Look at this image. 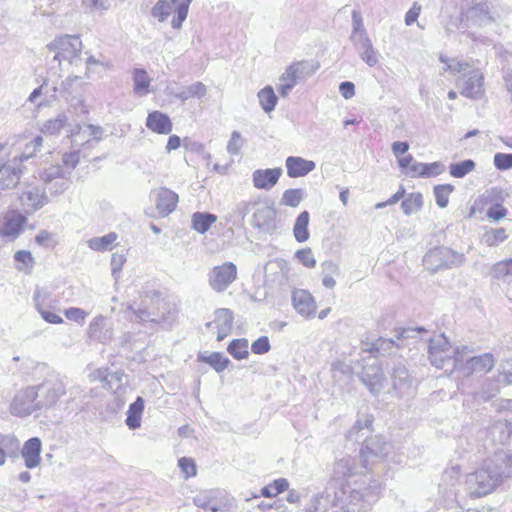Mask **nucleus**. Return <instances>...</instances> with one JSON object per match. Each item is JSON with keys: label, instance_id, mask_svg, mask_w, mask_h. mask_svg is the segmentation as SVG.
Returning a JSON list of instances; mask_svg holds the SVG:
<instances>
[{"label": "nucleus", "instance_id": "f257e3e1", "mask_svg": "<svg viewBox=\"0 0 512 512\" xmlns=\"http://www.w3.org/2000/svg\"><path fill=\"white\" fill-rule=\"evenodd\" d=\"M355 468L353 458L338 460L333 468V478L321 494L313 497L307 511L371 512L380 496L381 485L366 474L358 475Z\"/></svg>", "mask_w": 512, "mask_h": 512}, {"label": "nucleus", "instance_id": "f03ea898", "mask_svg": "<svg viewBox=\"0 0 512 512\" xmlns=\"http://www.w3.org/2000/svg\"><path fill=\"white\" fill-rule=\"evenodd\" d=\"M512 476V454L497 451L486 459L481 468L466 476V485L472 498L488 495L502 483L504 478Z\"/></svg>", "mask_w": 512, "mask_h": 512}, {"label": "nucleus", "instance_id": "7ed1b4c3", "mask_svg": "<svg viewBox=\"0 0 512 512\" xmlns=\"http://www.w3.org/2000/svg\"><path fill=\"white\" fill-rule=\"evenodd\" d=\"M372 423L373 417L371 415H363L347 432L348 439L363 442L360 454L365 467L367 464L373 463L374 458L387 455L390 448V444L382 436L368 438Z\"/></svg>", "mask_w": 512, "mask_h": 512}, {"label": "nucleus", "instance_id": "20e7f679", "mask_svg": "<svg viewBox=\"0 0 512 512\" xmlns=\"http://www.w3.org/2000/svg\"><path fill=\"white\" fill-rule=\"evenodd\" d=\"M466 352H470L468 346L453 348L444 334L429 339L428 357L430 363L438 369H444L449 374L456 371L458 361H462V354Z\"/></svg>", "mask_w": 512, "mask_h": 512}, {"label": "nucleus", "instance_id": "39448f33", "mask_svg": "<svg viewBox=\"0 0 512 512\" xmlns=\"http://www.w3.org/2000/svg\"><path fill=\"white\" fill-rule=\"evenodd\" d=\"M509 13V7L499 0H471L464 15L467 23L484 27L503 21Z\"/></svg>", "mask_w": 512, "mask_h": 512}, {"label": "nucleus", "instance_id": "423d86ee", "mask_svg": "<svg viewBox=\"0 0 512 512\" xmlns=\"http://www.w3.org/2000/svg\"><path fill=\"white\" fill-rule=\"evenodd\" d=\"M466 261L463 253L446 246H438L426 252L423 257L424 267L432 274L440 270L458 268Z\"/></svg>", "mask_w": 512, "mask_h": 512}, {"label": "nucleus", "instance_id": "0eeeda50", "mask_svg": "<svg viewBox=\"0 0 512 512\" xmlns=\"http://www.w3.org/2000/svg\"><path fill=\"white\" fill-rule=\"evenodd\" d=\"M47 48L54 52V60L59 64L62 60L68 61L70 65L78 66L82 62V42L76 35H62L55 38L47 45Z\"/></svg>", "mask_w": 512, "mask_h": 512}, {"label": "nucleus", "instance_id": "6e6552de", "mask_svg": "<svg viewBox=\"0 0 512 512\" xmlns=\"http://www.w3.org/2000/svg\"><path fill=\"white\" fill-rule=\"evenodd\" d=\"M191 2L192 0H158L152 8L151 14L159 22H164L172 11L175 12L176 15L173 17L171 25L174 29H180L187 18Z\"/></svg>", "mask_w": 512, "mask_h": 512}, {"label": "nucleus", "instance_id": "1a4fd4ad", "mask_svg": "<svg viewBox=\"0 0 512 512\" xmlns=\"http://www.w3.org/2000/svg\"><path fill=\"white\" fill-rule=\"evenodd\" d=\"M40 408L56 406L58 400L66 394V385L60 377H50L35 387Z\"/></svg>", "mask_w": 512, "mask_h": 512}, {"label": "nucleus", "instance_id": "9d476101", "mask_svg": "<svg viewBox=\"0 0 512 512\" xmlns=\"http://www.w3.org/2000/svg\"><path fill=\"white\" fill-rule=\"evenodd\" d=\"M456 86L461 95L473 100L481 99L485 94L484 76L479 69H472L457 79Z\"/></svg>", "mask_w": 512, "mask_h": 512}, {"label": "nucleus", "instance_id": "9b49d317", "mask_svg": "<svg viewBox=\"0 0 512 512\" xmlns=\"http://www.w3.org/2000/svg\"><path fill=\"white\" fill-rule=\"evenodd\" d=\"M237 278V267L232 262H225L214 266L208 273V284L210 288L217 293H222Z\"/></svg>", "mask_w": 512, "mask_h": 512}, {"label": "nucleus", "instance_id": "f8f14e48", "mask_svg": "<svg viewBox=\"0 0 512 512\" xmlns=\"http://www.w3.org/2000/svg\"><path fill=\"white\" fill-rule=\"evenodd\" d=\"M36 410H41L35 387H27L18 391L10 405V413L14 416L25 417Z\"/></svg>", "mask_w": 512, "mask_h": 512}, {"label": "nucleus", "instance_id": "ddd939ff", "mask_svg": "<svg viewBox=\"0 0 512 512\" xmlns=\"http://www.w3.org/2000/svg\"><path fill=\"white\" fill-rule=\"evenodd\" d=\"M472 352L462 354V361H458L456 371L460 372L463 376H469L473 373H488L495 364L494 357L491 353H484L480 356L465 357Z\"/></svg>", "mask_w": 512, "mask_h": 512}, {"label": "nucleus", "instance_id": "4468645a", "mask_svg": "<svg viewBox=\"0 0 512 512\" xmlns=\"http://www.w3.org/2000/svg\"><path fill=\"white\" fill-rule=\"evenodd\" d=\"M42 142L43 138L41 136H36L31 141L25 143H23V141H18L12 146H9L8 151H12L11 161L21 167V164L24 161L36 156L37 152H39L42 147Z\"/></svg>", "mask_w": 512, "mask_h": 512}, {"label": "nucleus", "instance_id": "2eb2a0df", "mask_svg": "<svg viewBox=\"0 0 512 512\" xmlns=\"http://www.w3.org/2000/svg\"><path fill=\"white\" fill-rule=\"evenodd\" d=\"M252 225L255 228L271 233L276 229L277 211L267 204H254Z\"/></svg>", "mask_w": 512, "mask_h": 512}, {"label": "nucleus", "instance_id": "dca6fc26", "mask_svg": "<svg viewBox=\"0 0 512 512\" xmlns=\"http://www.w3.org/2000/svg\"><path fill=\"white\" fill-rule=\"evenodd\" d=\"M360 379L373 395H378L384 387V374L376 360L364 366Z\"/></svg>", "mask_w": 512, "mask_h": 512}, {"label": "nucleus", "instance_id": "f3484780", "mask_svg": "<svg viewBox=\"0 0 512 512\" xmlns=\"http://www.w3.org/2000/svg\"><path fill=\"white\" fill-rule=\"evenodd\" d=\"M158 214L162 217L170 215L177 207L178 194L166 187H160L152 192Z\"/></svg>", "mask_w": 512, "mask_h": 512}, {"label": "nucleus", "instance_id": "a211bd4d", "mask_svg": "<svg viewBox=\"0 0 512 512\" xmlns=\"http://www.w3.org/2000/svg\"><path fill=\"white\" fill-rule=\"evenodd\" d=\"M294 309L304 318H311L316 313V302L312 294L304 289H294L291 295Z\"/></svg>", "mask_w": 512, "mask_h": 512}, {"label": "nucleus", "instance_id": "6ab92c4d", "mask_svg": "<svg viewBox=\"0 0 512 512\" xmlns=\"http://www.w3.org/2000/svg\"><path fill=\"white\" fill-rule=\"evenodd\" d=\"M283 173L282 168L256 169L252 173L253 185L257 189L271 190L279 181Z\"/></svg>", "mask_w": 512, "mask_h": 512}, {"label": "nucleus", "instance_id": "aec40b11", "mask_svg": "<svg viewBox=\"0 0 512 512\" xmlns=\"http://www.w3.org/2000/svg\"><path fill=\"white\" fill-rule=\"evenodd\" d=\"M103 130H71L70 138L74 147L82 148L85 152L94 148L102 139Z\"/></svg>", "mask_w": 512, "mask_h": 512}, {"label": "nucleus", "instance_id": "412c9836", "mask_svg": "<svg viewBox=\"0 0 512 512\" xmlns=\"http://www.w3.org/2000/svg\"><path fill=\"white\" fill-rule=\"evenodd\" d=\"M214 315V321L208 322L206 326L210 327L214 323L217 329V341H222L233 329L234 313L228 308H219Z\"/></svg>", "mask_w": 512, "mask_h": 512}, {"label": "nucleus", "instance_id": "4be33fe9", "mask_svg": "<svg viewBox=\"0 0 512 512\" xmlns=\"http://www.w3.org/2000/svg\"><path fill=\"white\" fill-rule=\"evenodd\" d=\"M285 167L290 178H300L312 172L316 164L300 156H289L285 160Z\"/></svg>", "mask_w": 512, "mask_h": 512}, {"label": "nucleus", "instance_id": "5701e85b", "mask_svg": "<svg viewBox=\"0 0 512 512\" xmlns=\"http://www.w3.org/2000/svg\"><path fill=\"white\" fill-rule=\"evenodd\" d=\"M24 211L28 214L40 209L46 203L47 197L40 188L30 187L19 197Z\"/></svg>", "mask_w": 512, "mask_h": 512}, {"label": "nucleus", "instance_id": "b1692460", "mask_svg": "<svg viewBox=\"0 0 512 512\" xmlns=\"http://www.w3.org/2000/svg\"><path fill=\"white\" fill-rule=\"evenodd\" d=\"M392 384L400 397L409 394L412 389V378L406 366L400 362L393 367Z\"/></svg>", "mask_w": 512, "mask_h": 512}, {"label": "nucleus", "instance_id": "393cba45", "mask_svg": "<svg viewBox=\"0 0 512 512\" xmlns=\"http://www.w3.org/2000/svg\"><path fill=\"white\" fill-rule=\"evenodd\" d=\"M316 68L307 61L295 62L286 68L280 77V81H289L296 85L299 80L312 75Z\"/></svg>", "mask_w": 512, "mask_h": 512}, {"label": "nucleus", "instance_id": "a878e982", "mask_svg": "<svg viewBox=\"0 0 512 512\" xmlns=\"http://www.w3.org/2000/svg\"><path fill=\"white\" fill-rule=\"evenodd\" d=\"M88 336L100 343H108L113 338L111 328L107 327L106 318L102 315L95 317L89 324Z\"/></svg>", "mask_w": 512, "mask_h": 512}, {"label": "nucleus", "instance_id": "bb28decb", "mask_svg": "<svg viewBox=\"0 0 512 512\" xmlns=\"http://www.w3.org/2000/svg\"><path fill=\"white\" fill-rule=\"evenodd\" d=\"M41 440L37 437L30 438L25 442L21 454L25 462V466L33 469L40 464Z\"/></svg>", "mask_w": 512, "mask_h": 512}, {"label": "nucleus", "instance_id": "cd10ccee", "mask_svg": "<svg viewBox=\"0 0 512 512\" xmlns=\"http://www.w3.org/2000/svg\"><path fill=\"white\" fill-rule=\"evenodd\" d=\"M439 18L441 25L448 35L456 29L467 28L470 24L466 22L464 12L452 15L447 10L442 9Z\"/></svg>", "mask_w": 512, "mask_h": 512}, {"label": "nucleus", "instance_id": "c85d7f7f", "mask_svg": "<svg viewBox=\"0 0 512 512\" xmlns=\"http://www.w3.org/2000/svg\"><path fill=\"white\" fill-rule=\"evenodd\" d=\"M144 411V400L142 397H137L136 400L129 405L127 417L125 420L126 425L130 430H135L141 426V417Z\"/></svg>", "mask_w": 512, "mask_h": 512}, {"label": "nucleus", "instance_id": "c756f323", "mask_svg": "<svg viewBox=\"0 0 512 512\" xmlns=\"http://www.w3.org/2000/svg\"><path fill=\"white\" fill-rule=\"evenodd\" d=\"M399 347L392 339L378 338L375 341H363L361 349L365 352L376 353L384 355L390 352L393 348Z\"/></svg>", "mask_w": 512, "mask_h": 512}, {"label": "nucleus", "instance_id": "7c9ffc66", "mask_svg": "<svg viewBox=\"0 0 512 512\" xmlns=\"http://www.w3.org/2000/svg\"><path fill=\"white\" fill-rule=\"evenodd\" d=\"M206 94V86L202 82H195L190 86L181 88L172 95L181 101H187L192 98H202Z\"/></svg>", "mask_w": 512, "mask_h": 512}, {"label": "nucleus", "instance_id": "2f4dec72", "mask_svg": "<svg viewBox=\"0 0 512 512\" xmlns=\"http://www.w3.org/2000/svg\"><path fill=\"white\" fill-rule=\"evenodd\" d=\"M217 221V216L209 212H196L192 215V228L198 233H206Z\"/></svg>", "mask_w": 512, "mask_h": 512}, {"label": "nucleus", "instance_id": "473e14b6", "mask_svg": "<svg viewBox=\"0 0 512 512\" xmlns=\"http://www.w3.org/2000/svg\"><path fill=\"white\" fill-rule=\"evenodd\" d=\"M309 213L307 211L301 212L296 218L293 234L298 242H305L309 238L308 224H309Z\"/></svg>", "mask_w": 512, "mask_h": 512}, {"label": "nucleus", "instance_id": "72a5a7b5", "mask_svg": "<svg viewBox=\"0 0 512 512\" xmlns=\"http://www.w3.org/2000/svg\"><path fill=\"white\" fill-rule=\"evenodd\" d=\"M132 77L134 83V92L139 96L146 95L149 92L148 88L151 82V79L148 76L146 70L135 68L132 72Z\"/></svg>", "mask_w": 512, "mask_h": 512}, {"label": "nucleus", "instance_id": "f704fd0d", "mask_svg": "<svg viewBox=\"0 0 512 512\" xmlns=\"http://www.w3.org/2000/svg\"><path fill=\"white\" fill-rule=\"evenodd\" d=\"M423 196L419 192L410 193L402 201L401 208L403 213L407 216L417 213L423 207Z\"/></svg>", "mask_w": 512, "mask_h": 512}, {"label": "nucleus", "instance_id": "c9c22d12", "mask_svg": "<svg viewBox=\"0 0 512 512\" xmlns=\"http://www.w3.org/2000/svg\"><path fill=\"white\" fill-rule=\"evenodd\" d=\"M258 100L260 106L265 112H271L274 110L277 104V96L274 92V89L271 86H266L258 92Z\"/></svg>", "mask_w": 512, "mask_h": 512}, {"label": "nucleus", "instance_id": "e433bc0d", "mask_svg": "<svg viewBox=\"0 0 512 512\" xmlns=\"http://www.w3.org/2000/svg\"><path fill=\"white\" fill-rule=\"evenodd\" d=\"M199 359L209 364L218 373L224 371L230 364L229 358L219 352H213L208 356L199 355Z\"/></svg>", "mask_w": 512, "mask_h": 512}, {"label": "nucleus", "instance_id": "4c0bfd02", "mask_svg": "<svg viewBox=\"0 0 512 512\" xmlns=\"http://www.w3.org/2000/svg\"><path fill=\"white\" fill-rule=\"evenodd\" d=\"M118 236L114 232H110L102 237H93L87 241L88 247L95 251H106L111 248L112 244L117 240Z\"/></svg>", "mask_w": 512, "mask_h": 512}, {"label": "nucleus", "instance_id": "58836bf2", "mask_svg": "<svg viewBox=\"0 0 512 512\" xmlns=\"http://www.w3.org/2000/svg\"><path fill=\"white\" fill-rule=\"evenodd\" d=\"M475 162L466 159L460 162H453L449 165V173L454 178H463L475 169Z\"/></svg>", "mask_w": 512, "mask_h": 512}, {"label": "nucleus", "instance_id": "ea45409f", "mask_svg": "<svg viewBox=\"0 0 512 512\" xmlns=\"http://www.w3.org/2000/svg\"><path fill=\"white\" fill-rule=\"evenodd\" d=\"M305 198V191L301 188L287 189L281 197V205L288 207H297Z\"/></svg>", "mask_w": 512, "mask_h": 512}, {"label": "nucleus", "instance_id": "a19ab883", "mask_svg": "<svg viewBox=\"0 0 512 512\" xmlns=\"http://www.w3.org/2000/svg\"><path fill=\"white\" fill-rule=\"evenodd\" d=\"M229 354L236 360H242L248 357V340L245 338L234 339L227 347Z\"/></svg>", "mask_w": 512, "mask_h": 512}, {"label": "nucleus", "instance_id": "79ce46f5", "mask_svg": "<svg viewBox=\"0 0 512 512\" xmlns=\"http://www.w3.org/2000/svg\"><path fill=\"white\" fill-rule=\"evenodd\" d=\"M24 218L15 217L8 219L1 229L5 237L16 238L23 231Z\"/></svg>", "mask_w": 512, "mask_h": 512}, {"label": "nucleus", "instance_id": "37998d69", "mask_svg": "<svg viewBox=\"0 0 512 512\" xmlns=\"http://www.w3.org/2000/svg\"><path fill=\"white\" fill-rule=\"evenodd\" d=\"M289 487V482L286 478H278L272 483L264 486L261 489V495L267 498L275 497L278 494L286 491Z\"/></svg>", "mask_w": 512, "mask_h": 512}, {"label": "nucleus", "instance_id": "c03bdc74", "mask_svg": "<svg viewBox=\"0 0 512 512\" xmlns=\"http://www.w3.org/2000/svg\"><path fill=\"white\" fill-rule=\"evenodd\" d=\"M146 126L147 128H171L172 123L168 115L160 111H153L148 114Z\"/></svg>", "mask_w": 512, "mask_h": 512}, {"label": "nucleus", "instance_id": "a18cd8bd", "mask_svg": "<svg viewBox=\"0 0 512 512\" xmlns=\"http://www.w3.org/2000/svg\"><path fill=\"white\" fill-rule=\"evenodd\" d=\"M0 449H3L5 458L17 455L20 441L13 435H0Z\"/></svg>", "mask_w": 512, "mask_h": 512}, {"label": "nucleus", "instance_id": "49530a36", "mask_svg": "<svg viewBox=\"0 0 512 512\" xmlns=\"http://www.w3.org/2000/svg\"><path fill=\"white\" fill-rule=\"evenodd\" d=\"M454 187L451 184L436 185L433 188V193L436 199V204L440 208L447 207L449 203V196L453 192Z\"/></svg>", "mask_w": 512, "mask_h": 512}, {"label": "nucleus", "instance_id": "de8ad7c7", "mask_svg": "<svg viewBox=\"0 0 512 512\" xmlns=\"http://www.w3.org/2000/svg\"><path fill=\"white\" fill-rule=\"evenodd\" d=\"M66 175V171H64V169L61 168V166L52 165L41 173V179L43 180L45 185L53 184V181L60 178H65Z\"/></svg>", "mask_w": 512, "mask_h": 512}, {"label": "nucleus", "instance_id": "09e8293b", "mask_svg": "<svg viewBox=\"0 0 512 512\" xmlns=\"http://www.w3.org/2000/svg\"><path fill=\"white\" fill-rule=\"evenodd\" d=\"M492 276L496 279H503L512 275V259L499 261L492 267Z\"/></svg>", "mask_w": 512, "mask_h": 512}, {"label": "nucleus", "instance_id": "8fccbe9b", "mask_svg": "<svg viewBox=\"0 0 512 512\" xmlns=\"http://www.w3.org/2000/svg\"><path fill=\"white\" fill-rule=\"evenodd\" d=\"M14 260L17 263L16 268L23 271L26 268H32L35 261L32 254L27 250H20L14 254Z\"/></svg>", "mask_w": 512, "mask_h": 512}, {"label": "nucleus", "instance_id": "3c124183", "mask_svg": "<svg viewBox=\"0 0 512 512\" xmlns=\"http://www.w3.org/2000/svg\"><path fill=\"white\" fill-rule=\"evenodd\" d=\"M439 60L442 63L446 64L443 70L445 72L448 71L452 74L461 73L469 67V64L467 62H461L456 59H449L443 55L440 56Z\"/></svg>", "mask_w": 512, "mask_h": 512}, {"label": "nucleus", "instance_id": "603ef678", "mask_svg": "<svg viewBox=\"0 0 512 512\" xmlns=\"http://www.w3.org/2000/svg\"><path fill=\"white\" fill-rule=\"evenodd\" d=\"M80 153H81V150L78 149V150H74L70 153H65L63 156H62V164H63V169L64 171H66V174H70L71 171L78 165L79 163V160H80Z\"/></svg>", "mask_w": 512, "mask_h": 512}, {"label": "nucleus", "instance_id": "864d4df0", "mask_svg": "<svg viewBox=\"0 0 512 512\" xmlns=\"http://www.w3.org/2000/svg\"><path fill=\"white\" fill-rule=\"evenodd\" d=\"M178 466L180 467L185 479L196 475V464L191 458L181 457L178 460Z\"/></svg>", "mask_w": 512, "mask_h": 512}, {"label": "nucleus", "instance_id": "5fc2aeb1", "mask_svg": "<svg viewBox=\"0 0 512 512\" xmlns=\"http://www.w3.org/2000/svg\"><path fill=\"white\" fill-rule=\"evenodd\" d=\"M295 256L306 267L313 268L316 265V260L310 248L298 250Z\"/></svg>", "mask_w": 512, "mask_h": 512}, {"label": "nucleus", "instance_id": "6e6d98bb", "mask_svg": "<svg viewBox=\"0 0 512 512\" xmlns=\"http://www.w3.org/2000/svg\"><path fill=\"white\" fill-rule=\"evenodd\" d=\"M486 237V242L488 243V245L493 246L496 243L504 242L508 238V235L504 228H497L492 229L490 232H488L486 234Z\"/></svg>", "mask_w": 512, "mask_h": 512}, {"label": "nucleus", "instance_id": "4d7b16f0", "mask_svg": "<svg viewBox=\"0 0 512 512\" xmlns=\"http://www.w3.org/2000/svg\"><path fill=\"white\" fill-rule=\"evenodd\" d=\"M460 468L459 467H451L446 469L442 475V482L446 486H454L460 477Z\"/></svg>", "mask_w": 512, "mask_h": 512}, {"label": "nucleus", "instance_id": "13d9d810", "mask_svg": "<svg viewBox=\"0 0 512 512\" xmlns=\"http://www.w3.org/2000/svg\"><path fill=\"white\" fill-rule=\"evenodd\" d=\"M126 257L123 254L114 253L111 257V272L115 280L119 278V274L122 270Z\"/></svg>", "mask_w": 512, "mask_h": 512}, {"label": "nucleus", "instance_id": "bf43d9fd", "mask_svg": "<svg viewBox=\"0 0 512 512\" xmlns=\"http://www.w3.org/2000/svg\"><path fill=\"white\" fill-rule=\"evenodd\" d=\"M352 26L353 29L350 37H356L358 35H362V33H367L363 24L362 16L360 12L356 10L352 12Z\"/></svg>", "mask_w": 512, "mask_h": 512}, {"label": "nucleus", "instance_id": "052dcab7", "mask_svg": "<svg viewBox=\"0 0 512 512\" xmlns=\"http://www.w3.org/2000/svg\"><path fill=\"white\" fill-rule=\"evenodd\" d=\"M494 165L499 170L512 168V154L496 153L494 155Z\"/></svg>", "mask_w": 512, "mask_h": 512}, {"label": "nucleus", "instance_id": "680f3d73", "mask_svg": "<svg viewBox=\"0 0 512 512\" xmlns=\"http://www.w3.org/2000/svg\"><path fill=\"white\" fill-rule=\"evenodd\" d=\"M64 314L68 320L75 321L77 323H84L88 313L81 308L70 307L64 311Z\"/></svg>", "mask_w": 512, "mask_h": 512}, {"label": "nucleus", "instance_id": "e2e57ef3", "mask_svg": "<svg viewBox=\"0 0 512 512\" xmlns=\"http://www.w3.org/2000/svg\"><path fill=\"white\" fill-rule=\"evenodd\" d=\"M508 210L500 203H495L486 212L489 219L499 221L506 217Z\"/></svg>", "mask_w": 512, "mask_h": 512}, {"label": "nucleus", "instance_id": "0e129e2a", "mask_svg": "<svg viewBox=\"0 0 512 512\" xmlns=\"http://www.w3.org/2000/svg\"><path fill=\"white\" fill-rule=\"evenodd\" d=\"M361 59L370 67L375 66L379 59L377 52L373 48V45L369 46V48H365L359 52Z\"/></svg>", "mask_w": 512, "mask_h": 512}, {"label": "nucleus", "instance_id": "69168bd1", "mask_svg": "<svg viewBox=\"0 0 512 512\" xmlns=\"http://www.w3.org/2000/svg\"><path fill=\"white\" fill-rule=\"evenodd\" d=\"M423 177H433L440 175L445 171V166L441 162L424 163Z\"/></svg>", "mask_w": 512, "mask_h": 512}, {"label": "nucleus", "instance_id": "338daca9", "mask_svg": "<svg viewBox=\"0 0 512 512\" xmlns=\"http://www.w3.org/2000/svg\"><path fill=\"white\" fill-rule=\"evenodd\" d=\"M271 346L269 339L266 336H262L255 340L251 345V350L254 354H265L270 350Z\"/></svg>", "mask_w": 512, "mask_h": 512}, {"label": "nucleus", "instance_id": "774afa93", "mask_svg": "<svg viewBox=\"0 0 512 512\" xmlns=\"http://www.w3.org/2000/svg\"><path fill=\"white\" fill-rule=\"evenodd\" d=\"M35 242L45 248H51L55 244L54 235L47 230H41L35 236Z\"/></svg>", "mask_w": 512, "mask_h": 512}]
</instances>
